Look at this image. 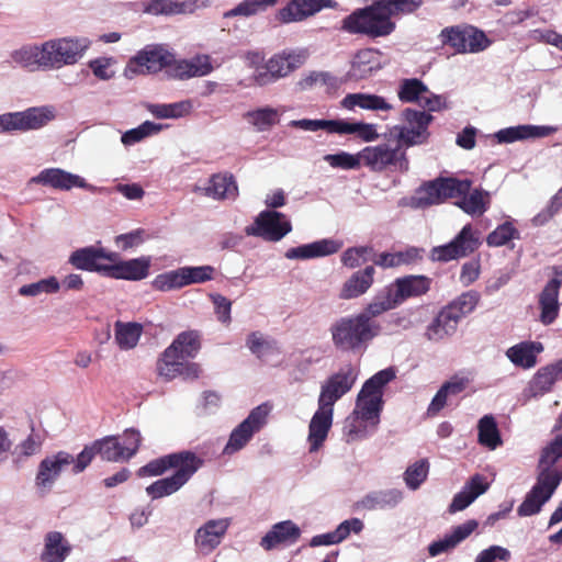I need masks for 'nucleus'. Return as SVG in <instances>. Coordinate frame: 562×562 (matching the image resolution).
<instances>
[{
    "label": "nucleus",
    "instance_id": "09e8293b",
    "mask_svg": "<svg viewBox=\"0 0 562 562\" xmlns=\"http://www.w3.org/2000/svg\"><path fill=\"white\" fill-rule=\"evenodd\" d=\"M291 74L286 66V58L283 53L272 56L266 64V71H258L255 75V81L259 86H265L283 78Z\"/></svg>",
    "mask_w": 562,
    "mask_h": 562
},
{
    "label": "nucleus",
    "instance_id": "0eeeda50",
    "mask_svg": "<svg viewBox=\"0 0 562 562\" xmlns=\"http://www.w3.org/2000/svg\"><path fill=\"white\" fill-rule=\"evenodd\" d=\"M292 231L288 216L274 210L261 211L254 223L245 228L247 236L260 237L266 241H280Z\"/></svg>",
    "mask_w": 562,
    "mask_h": 562
},
{
    "label": "nucleus",
    "instance_id": "ddd939ff",
    "mask_svg": "<svg viewBox=\"0 0 562 562\" xmlns=\"http://www.w3.org/2000/svg\"><path fill=\"white\" fill-rule=\"evenodd\" d=\"M560 483L561 476L559 474L551 475L539 472L536 484L517 508L518 516L528 517L538 514L542 506L551 498Z\"/></svg>",
    "mask_w": 562,
    "mask_h": 562
},
{
    "label": "nucleus",
    "instance_id": "13d9d810",
    "mask_svg": "<svg viewBox=\"0 0 562 562\" xmlns=\"http://www.w3.org/2000/svg\"><path fill=\"white\" fill-rule=\"evenodd\" d=\"M459 255L463 258L474 252L479 246L480 234L474 231L471 224H467L462 227L459 234L451 240Z\"/></svg>",
    "mask_w": 562,
    "mask_h": 562
},
{
    "label": "nucleus",
    "instance_id": "5701e85b",
    "mask_svg": "<svg viewBox=\"0 0 562 562\" xmlns=\"http://www.w3.org/2000/svg\"><path fill=\"white\" fill-rule=\"evenodd\" d=\"M167 68L171 78L180 80L207 76L213 70L211 58L207 55H198L191 59L180 60L173 58Z\"/></svg>",
    "mask_w": 562,
    "mask_h": 562
},
{
    "label": "nucleus",
    "instance_id": "4468645a",
    "mask_svg": "<svg viewBox=\"0 0 562 562\" xmlns=\"http://www.w3.org/2000/svg\"><path fill=\"white\" fill-rule=\"evenodd\" d=\"M74 461V456L67 451H58L46 456L37 467L35 486L42 494H47L59 479L65 468Z\"/></svg>",
    "mask_w": 562,
    "mask_h": 562
},
{
    "label": "nucleus",
    "instance_id": "dca6fc26",
    "mask_svg": "<svg viewBox=\"0 0 562 562\" xmlns=\"http://www.w3.org/2000/svg\"><path fill=\"white\" fill-rule=\"evenodd\" d=\"M199 463H203L201 458L191 451L184 450L151 460L146 465L138 469L137 475L140 477L158 476L167 472L169 469L178 471V469L186 467V464L190 467V464Z\"/></svg>",
    "mask_w": 562,
    "mask_h": 562
},
{
    "label": "nucleus",
    "instance_id": "a19ab883",
    "mask_svg": "<svg viewBox=\"0 0 562 562\" xmlns=\"http://www.w3.org/2000/svg\"><path fill=\"white\" fill-rule=\"evenodd\" d=\"M158 371L159 374L167 380H172L177 376H182L186 380H194L199 378L201 368L198 363L187 360L173 359L172 361L171 359H160L158 361Z\"/></svg>",
    "mask_w": 562,
    "mask_h": 562
},
{
    "label": "nucleus",
    "instance_id": "37998d69",
    "mask_svg": "<svg viewBox=\"0 0 562 562\" xmlns=\"http://www.w3.org/2000/svg\"><path fill=\"white\" fill-rule=\"evenodd\" d=\"M281 112L272 106H261L244 113V120L254 127L256 132H267L280 121Z\"/></svg>",
    "mask_w": 562,
    "mask_h": 562
},
{
    "label": "nucleus",
    "instance_id": "8fccbe9b",
    "mask_svg": "<svg viewBox=\"0 0 562 562\" xmlns=\"http://www.w3.org/2000/svg\"><path fill=\"white\" fill-rule=\"evenodd\" d=\"M428 87L418 78H404L398 81L396 95L403 103L420 104Z\"/></svg>",
    "mask_w": 562,
    "mask_h": 562
},
{
    "label": "nucleus",
    "instance_id": "473e14b6",
    "mask_svg": "<svg viewBox=\"0 0 562 562\" xmlns=\"http://www.w3.org/2000/svg\"><path fill=\"white\" fill-rule=\"evenodd\" d=\"M431 280L425 276H406L397 278L390 286L400 305L407 299L426 294L430 290Z\"/></svg>",
    "mask_w": 562,
    "mask_h": 562
},
{
    "label": "nucleus",
    "instance_id": "a878e982",
    "mask_svg": "<svg viewBox=\"0 0 562 562\" xmlns=\"http://www.w3.org/2000/svg\"><path fill=\"white\" fill-rule=\"evenodd\" d=\"M490 487L487 479L482 474L472 475L469 481L465 482L460 492H458L449 507L448 512L454 514L464 510L469 507L479 496L483 495Z\"/></svg>",
    "mask_w": 562,
    "mask_h": 562
},
{
    "label": "nucleus",
    "instance_id": "58836bf2",
    "mask_svg": "<svg viewBox=\"0 0 562 562\" xmlns=\"http://www.w3.org/2000/svg\"><path fill=\"white\" fill-rule=\"evenodd\" d=\"M374 273L375 269L373 266H368L363 270L353 273L344 283L339 294L340 299L350 300L364 294L373 283Z\"/></svg>",
    "mask_w": 562,
    "mask_h": 562
},
{
    "label": "nucleus",
    "instance_id": "423d86ee",
    "mask_svg": "<svg viewBox=\"0 0 562 562\" xmlns=\"http://www.w3.org/2000/svg\"><path fill=\"white\" fill-rule=\"evenodd\" d=\"M360 158L361 165L374 172H382L389 167H395L401 171H407L409 168L406 151L395 142L385 140L375 146H367L360 150Z\"/></svg>",
    "mask_w": 562,
    "mask_h": 562
},
{
    "label": "nucleus",
    "instance_id": "774afa93",
    "mask_svg": "<svg viewBox=\"0 0 562 562\" xmlns=\"http://www.w3.org/2000/svg\"><path fill=\"white\" fill-rule=\"evenodd\" d=\"M374 250L369 246L350 247L341 255V262L348 268H357L362 263L372 261Z\"/></svg>",
    "mask_w": 562,
    "mask_h": 562
},
{
    "label": "nucleus",
    "instance_id": "a211bd4d",
    "mask_svg": "<svg viewBox=\"0 0 562 562\" xmlns=\"http://www.w3.org/2000/svg\"><path fill=\"white\" fill-rule=\"evenodd\" d=\"M203 465L186 464V467L178 469L168 477L159 479L146 487V493L151 499H158L170 496L178 492L187 482L194 475V473Z\"/></svg>",
    "mask_w": 562,
    "mask_h": 562
},
{
    "label": "nucleus",
    "instance_id": "4c0bfd02",
    "mask_svg": "<svg viewBox=\"0 0 562 562\" xmlns=\"http://www.w3.org/2000/svg\"><path fill=\"white\" fill-rule=\"evenodd\" d=\"M459 322L458 316L445 306L427 326L425 335L431 341L442 340L456 333Z\"/></svg>",
    "mask_w": 562,
    "mask_h": 562
},
{
    "label": "nucleus",
    "instance_id": "bf43d9fd",
    "mask_svg": "<svg viewBox=\"0 0 562 562\" xmlns=\"http://www.w3.org/2000/svg\"><path fill=\"white\" fill-rule=\"evenodd\" d=\"M60 286L58 279L52 276L20 286L18 293L24 297H38L43 294H55L59 292Z\"/></svg>",
    "mask_w": 562,
    "mask_h": 562
},
{
    "label": "nucleus",
    "instance_id": "69168bd1",
    "mask_svg": "<svg viewBox=\"0 0 562 562\" xmlns=\"http://www.w3.org/2000/svg\"><path fill=\"white\" fill-rule=\"evenodd\" d=\"M479 301L480 294L476 291L470 290L460 294L447 307L461 321L475 310Z\"/></svg>",
    "mask_w": 562,
    "mask_h": 562
},
{
    "label": "nucleus",
    "instance_id": "2f4dec72",
    "mask_svg": "<svg viewBox=\"0 0 562 562\" xmlns=\"http://www.w3.org/2000/svg\"><path fill=\"white\" fill-rule=\"evenodd\" d=\"M56 116L54 106L44 105L14 112L16 131L26 132L47 125Z\"/></svg>",
    "mask_w": 562,
    "mask_h": 562
},
{
    "label": "nucleus",
    "instance_id": "a18cd8bd",
    "mask_svg": "<svg viewBox=\"0 0 562 562\" xmlns=\"http://www.w3.org/2000/svg\"><path fill=\"white\" fill-rule=\"evenodd\" d=\"M206 195L213 199H235L238 194V188L234 177L228 173L213 175L205 189Z\"/></svg>",
    "mask_w": 562,
    "mask_h": 562
},
{
    "label": "nucleus",
    "instance_id": "052dcab7",
    "mask_svg": "<svg viewBox=\"0 0 562 562\" xmlns=\"http://www.w3.org/2000/svg\"><path fill=\"white\" fill-rule=\"evenodd\" d=\"M95 451L102 460L109 462L125 461L121 447V440L117 437L109 436L93 442Z\"/></svg>",
    "mask_w": 562,
    "mask_h": 562
},
{
    "label": "nucleus",
    "instance_id": "ea45409f",
    "mask_svg": "<svg viewBox=\"0 0 562 562\" xmlns=\"http://www.w3.org/2000/svg\"><path fill=\"white\" fill-rule=\"evenodd\" d=\"M341 106L353 110L356 106L376 112L393 110V105L383 97L371 93H349L341 100Z\"/></svg>",
    "mask_w": 562,
    "mask_h": 562
},
{
    "label": "nucleus",
    "instance_id": "9d476101",
    "mask_svg": "<svg viewBox=\"0 0 562 562\" xmlns=\"http://www.w3.org/2000/svg\"><path fill=\"white\" fill-rule=\"evenodd\" d=\"M269 412L270 406L267 403L252 408L247 418L233 429L223 453L233 454L241 450L252 436L265 426Z\"/></svg>",
    "mask_w": 562,
    "mask_h": 562
},
{
    "label": "nucleus",
    "instance_id": "412c9836",
    "mask_svg": "<svg viewBox=\"0 0 562 562\" xmlns=\"http://www.w3.org/2000/svg\"><path fill=\"white\" fill-rule=\"evenodd\" d=\"M477 527L479 522L475 519H469L461 525L452 527L442 538L432 541L428 546V554L435 558L442 553L450 552L469 538Z\"/></svg>",
    "mask_w": 562,
    "mask_h": 562
},
{
    "label": "nucleus",
    "instance_id": "393cba45",
    "mask_svg": "<svg viewBox=\"0 0 562 562\" xmlns=\"http://www.w3.org/2000/svg\"><path fill=\"white\" fill-rule=\"evenodd\" d=\"M150 259L148 257H139L128 260H119L109 265L106 277L113 279H123L138 281L147 278L149 274Z\"/></svg>",
    "mask_w": 562,
    "mask_h": 562
},
{
    "label": "nucleus",
    "instance_id": "9b49d317",
    "mask_svg": "<svg viewBox=\"0 0 562 562\" xmlns=\"http://www.w3.org/2000/svg\"><path fill=\"white\" fill-rule=\"evenodd\" d=\"M441 41L450 45L457 53H479L486 49L491 41L485 33L474 26L446 27L440 33Z\"/></svg>",
    "mask_w": 562,
    "mask_h": 562
},
{
    "label": "nucleus",
    "instance_id": "6e6552de",
    "mask_svg": "<svg viewBox=\"0 0 562 562\" xmlns=\"http://www.w3.org/2000/svg\"><path fill=\"white\" fill-rule=\"evenodd\" d=\"M357 379L358 370L355 366L351 363L342 366L322 382L317 405L334 408L335 403L353 387Z\"/></svg>",
    "mask_w": 562,
    "mask_h": 562
},
{
    "label": "nucleus",
    "instance_id": "5fc2aeb1",
    "mask_svg": "<svg viewBox=\"0 0 562 562\" xmlns=\"http://www.w3.org/2000/svg\"><path fill=\"white\" fill-rule=\"evenodd\" d=\"M435 182L438 189L440 203L447 199L460 198L462 194L468 193L472 184L471 180H460L452 177H439L435 179Z\"/></svg>",
    "mask_w": 562,
    "mask_h": 562
},
{
    "label": "nucleus",
    "instance_id": "e433bc0d",
    "mask_svg": "<svg viewBox=\"0 0 562 562\" xmlns=\"http://www.w3.org/2000/svg\"><path fill=\"white\" fill-rule=\"evenodd\" d=\"M543 351L539 341H522L506 350L509 361L519 368L531 369L537 364V356Z\"/></svg>",
    "mask_w": 562,
    "mask_h": 562
},
{
    "label": "nucleus",
    "instance_id": "3c124183",
    "mask_svg": "<svg viewBox=\"0 0 562 562\" xmlns=\"http://www.w3.org/2000/svg\"><path fill=\"white\" fill-rule=\"evenodd\" d=\"M336 134L355 135L363 142H373L379 138L375 124L364 122H348L345 120H337Z\"/></svg>",
    "mask_w": 562,
    "mask_h": 562
},
{
    "label": "nucleus",
    "instance_id": "f03ea898",
    "mask_svg": "<svg viewBox=\"0 0 562 562\" xmlns=\"http://www.w3.org/2000/svg\"><path fill=\"white\" fill-rule=\"evenodd\" d=\"M420 5L422 0H376L346 16L341 30L373 38L387 36L395 29V23L391 20L393 15L412 13Z\"/></svg>",
    "mask_w": 562,
    "mask_h": 562
},
{
    "label": "nucleus",
    "instance_id": "0e129e2a",
    "mask_svg": "<svg viewBox=\"0 0 562 562\" xmlns=\"http://www.w3.org/2000/svg\"><path fill=\"white\" fill-rule=\"evenodd\" d=\"M162 130L161 124L151 121H145L135 128L128 130L122 134L121 142L124 146H133L146 137L155 135Z\"/></svg>",
    "mask_w": 562,
    "mask_h": 562
},
{
    "label": "nucleus",
    "instance_id": "f3484780",
    "mask_svg": "<svg viewBox=\"0 0 562 562\" xmlns=\"http://www.w3.org/2000/svg\"><path fill=\"white\" fill-rule=\"evenodd\" d=\"M231 525L229 518L210 519L196 529L194 546L198 553L206 555L222 542Z\"/></svg>",
    "mask_w": 562,
    "mask_h": 562
},
{
    "label": "nucleus",
    "instance_id": "4d7b16f0",
    "mask_svg": "<svg viewBox=\"0 0 562 562\" xmlns=\"http://www.w3.org/2000/svg\"><path fill=\"white\" fill-rule=\"evenodd\" d=\"M479 443L494 450L502 445V438L495 418L492 415H485L479 420L477 425Z\"/></svg>",
    "mask_w": 562,
    "mask_h": 562
},
{
    "label": "nucleus",
    "instance_id": "de8ad7c7",
    "mask_svg": "<svg viewBox=\"0 0 562 562\" xmlns=\"http://www.w3.org/2000/svg\"><path fill=\"white\" fill-rule=\"evenodd\" d=\"M460 198L456 205L471 216L483 215L490 206V194L482 189H474Z\"/></svg>",
    "mask_w": 562,
    "mask_h": 562
},
{
    "label": "nucleus",
    "instance_id": "c9c22d12",
    "mask_svg": "<svg viewBox=\"0 0 562 562\" xmlns=\"http://www.w3.org/2000/svg\"><path fill=\"white\" fill-rule=\"evenodd\" d=\"M404 498L400 488L379 490L368 493L358 506L366 510H376L396 507Z\"/></svg>",
    "mask_w": 562,
    "mask_h": 562
},
{
    "label": "nucleus",
    "instance_id": "1a4fd4ad",
    "mask_svg": "<svg viewBox=\"0 0 562 562\" xmlns=\"http://www.w3.org/2000/svg\"><path fill=\"white\" fill-rule=\"evenodd\" d=\"M172 60L173 54L164 45H147L130 59L125 75L133 78L138 74H155L169 66Z\"/></svg>",
    "mask_w": 562,
    "mask_h": 562
},
{
    "label": "nucleus",
    "instance_id": "f704fd0d",
    "mask_svg": "<svg viewBox=\"0 0 562 562\" xmlns=\"http://www.w3.org/2000/svg\"><path fill=\"white\" fill-rule=\"evenodd\" d=\"M378 425L376 422L366 419L360 414L352 411L344 422L342 436L348 443L363 440L374 434Z\"/></svg>",
    "mask_w": 562,
    "mask_h": 562
},
{
    "label": "nucleus",
    "instance_id": "6ab92c4d",
    "mask_svg": "<svg viewBox=\"0 0 562 562\" xmlns=\"http://www.w3.org/2000/svg\"><path fill=\"white\" fill-rule=\"evenodd\" d=\"M553 271L554 278L547 282L539 295L540 322L543 325L552 324L560 311L559 292L562 285V268L554 267Z\"/></svg>",
    "mask_w": 562,
    "mask_h": 562
},
{
    "label": "nucleus",
    "instance_id": "39448f33",
    "mask_svg": "<svg viewBox=\"0 0 562 562\" xmlns=\"http://www.w3.org/2000/svg\"><path fill=\"white\" fill-rule=\"evenodd\" d=\"M395 378L396 371L392 367L373 374L362 385L353 411L366 419H371L379 424L380 414L383 408V389Z\"/></svg>",
    "mask_w": 562,
    "mask_h": 562
},
{
    "label": "nucleus",
    "instance_id": "bb28decb",
    "mask_svg": "<svg viewBox=\"0 0 562 562\" xmlns=\"http://www.w3.org/2000/svg\"><path fill=\"white\" fill-rule=\"evenodd\" d=\"M342 244L331 238L319 239L310 244L289 248L284 257L290 260H310L337 252Z\"/></svg>",
    "mask_w": 562,
    "mask_h": 562
},
{
    "label": "nucleus",
    "instance_id": "338daca9",
    "mask_svg": "<svg viewBox=\"0 0 562 562\" xmlns=\"http://www.w3.org/2000/svg\"><path fill=\"white\" fill-rule=\"evenodd\" d=\"M519 238V232L514 227L512 222H505L498 225L486 237V244L490 247H502L513 239Z\"/></svg>",
    "mask_w": 562,
    "mask_h": 562
},
{
    "label": "nucleus",
    "instance_id": "2eb2a0df",
    "mask_svg": "<svg viewBox=\"0 0 562 562\" xmlns=\"http://www.w3.org/2000/svg\"><path fill=\"white\" fill-rule=\"evenodd\" d=\"M335 0H291L277 13V20L282 24L301 22L315 15L325 8L336 9Z\"/></svg>",
    "mask_w": 562,
    "mask_h": 562
},
{
    "label": "nucleus",
    "instance_id": "f257e3e1",
    "mask_svg": "<svg viewBox=\"0 0 562 562\" xmlns=\"http://www.w3.org/2000/svg\"><path fill=\"white\" fill-rule=\"evenodd\" d=\"M87 37H59L41 44H25L10 53L12 63L29 71L58 70L77 64L89 48Z\"/></svg>",
    "mask_w": 562,
    "mask_h": 562
},
{
    "label": "nucleus",
    "instance_id": "7ed1b4c3",
    "mask_svg": "<svg viewBox=\"0 0 562 562\" xmlns=\"http://www.w3.org/2000/svg\"><path fill=\"white\" fill-rule=\"evenodd\" d=\"M381 330L382 327L376 321H369L360 313L341 316L329 327L333 345L342 352L364 351Z\"/></svg>",
    "mask_w": 562,
    "mask_h": 562
},
{
    "label": "nucleus",
    "instance_id": "f8f14e48",
    "mask_svg": "<svg viewBox=\"0 0 562 562\" xmlns=\"http://www.w3.org/2000/svg\"><path fill=\"white\" fill-rule=\"evenodd\" d=\"M30 183L50 187L56 190L69 191L72 188L86 189L92 193H106L108 188L88 183L82 177L61 168H46L30 179Z\"/></svg>",
    "mask_w": 562,
    "mask_h": 562
},
{
    "label": "nucleus",
    "instance_id": "aec40b11",
    "mask_svg": "<svg viewBox=\"0 0 562 562\" xmlns=\"http://www.w3.org/2000/svg\"><path fill=\"white\" fill-rule=\"evenodd\" d=\"M117 258L116 252L106 251L102 247L89 246L74 251L69 257V262L77 269L97 271L105 276L109 265H102L100 260L105 259L114 262Z\"/></svg>",
    "mask_w": 562,
    "mask_h": 562
},
{
    "label": "nucleus",
    "instance_id": "7c9ffc66",
    "mask_svg": "<svg viewBox=\"0 0 562 562\" xmlns=\"http://www.w3.org/2000/svg\"><path fill=\"white\" fill-rule=\"evenodd\" d=\"M382 68V56L379 50L364 48L359 50L352 61L348 77L353 80L367 79Z\"/></svg>",
    "mask_w": 562,
    "mask_h": 562
},
{
    "label": "nucleus",
    "instance_id": "4be33fe9",
    "mask_svg": "<svg viewBox=\"0 0 562 562\" xmlns=\"http://www.w3.org/2000/svg\"><path fill=\"white\" fill-rule=\"evenodd\" d=\"M333 419L334 408L317 405L308 425L307 442L310 452H316L324 445L333 426Z\"/></svg>",
    "mask_w": 562,
    "mask_h": 562
},
{
    "label": "nucleus",
    "instance_id": "c756f323",
    "mask_svg": "<svg viewBox=\"0 0 562 562\" xmlns=\"http://www.w3.org/2000/svg\"><path fill=\"white\" fill-rule=\"evenodd\" d=\"M72 552V546L60 531H48L43 539L41 562H65Z\"/></svg>",
    "mask_w": 562,
    "mask_h": 562
},
{
    "label": "nucleus",
    "instance_id": "c03bdc74",
    "mask_svg": "<svg viewBox=\"0 0 562 562\" xmlns=\"http://www.w3.org/2000/svg\"><path fill=\"white\" fill-rule=\"evenodd\" d=\"M558 380L559 376L551 363L541 367L529 381L526 393L529 397H540L549 393Z\"/></svg>",
    "mask_w": 562,
    "mask_h": 562
},
{
    "label": "nucleus",
    "instance_id": "6e6d98bb",
    "mask_svg": "<svg viewBox=\"0 0 562 562\" xmlns=\"http://www.w3.org/2000/svg\"><path fill=\"white\" fill-rule=\"evenodd\" d=\"M279 0H243L234 8L223 13L224 19L232 18H251L260 12L266 11L270 7H274Z\"/></svg>",
    "mask_w": 562,
    "mask_h": 562
},
{
    "label": "nucleus",
    "instance_id": "72a5a7b5",
    "mask_svg": "<svg viewBox=\"0 0 562 562\" xmlns=\"http://www.w3.org/2000/svg\"><path fill=\"white\" fill-rule=\"evenodd\" d=\"M364 528V524L359 518H350L340 522L335 530L316 535L310 540V547L316 548L321 546L338 544L346 540L351 532L360 533Z\"/></svg>",
    "mask_w": 562,
    "mask_h": 562
},
{
    "label": "nucleus",
    "instance_id": "cd10ccee",
    "mask_svg": "<svg viewBox=\"0 0 562 562\" xmlns=\"http://www.w3.org/2000/svg\"><path fill=\"white\" fill-rule=\"evenodd\" d=\"M201 348L200 336L195 330L180 333L164 351L160 359L187 360L194 358Z\"/></svg>",
    "mask_w": 562,
    "mask_h": 562
},
{
    "label": "nucleus",
    "instance_id": "864d4df0",
    "mask_svg": "<svg viewBox=\"0 0 562 562\" xmlns=\"http://www.w3.org/2000/svg\"><path fill=\"white\" fill-rule=\"evenodd\" d=\"M143 333V326L138 323H123L117 321L114 325L115 341L122 350L136 347Z\"/></svg>",
    "mask_w": 562,
    "mask_h": 562
},
{
    "label": "nucleus",
    "instance_id": "20e7f679",
    "mask_svg": "<svg viewBox=\"0 0 562 562\" xmlns=\"http://www.w3.org/2000/svg\"><path fill=\"white\" fill-rule=\"evenodd\" d=\"M402 121L401 124L387 127L383 135L385 140L395 142L405 151L409 147L428 143L429 126L434 121L430 113L406 108L402 111Z\"/></svg>",
    "mask_w": 562,
    "mask_h": 562
},
{
    "label": "nucleus",
    "instance_id": "e2e57ef3",
    "mask_svg": "<svg viewBox=\"0 0 562 562\" xmlns=\"http://www.w3.org/2000/svg\"><path fill=\"white\" fill-rule=\"evenodd\" d=\"M147 109L157 119H179L191 111V103L180 101L169 104H149Z\"/></svg>",
    "mask_w": 562,
    "mask_h": 562
},
{
    "label": "nucleus",
    "instance_id": "79ce46f5",
    "mask_svg": "<svg viewBox=\"0 0 562 562\" xmlns=\"http://www.w3.org/2000/svg\"><path fill=\"white\" fill-rule=\"evenodd\" d=\"M562 458V434L558 435L542 451L538 463V470L542 474H559L562 480V465L557 464Z\"/></svg>",
    "mask_w": 562,
    "mask_h": 562
},
{
    "label": "nucleus",
    "instance_id": "49530a36",
    "mask_svg": "<svg viewBox=\"0 0 562 562\" xmlns=\"http://www.w3.org/2000/svg\"><path fill=\"white\" fill-rule=\"evenodd\" d=\"M398 305L400 303L393 293V288L389 285L380 291L360 314L366 315L369 321H375V317Z\"/></svg>",
    "mask_w": 562,
    "mask_h": 562
},
{
    "label": "nucleus",
    "instance_id": "603ef678",
    "mask_svg": "<svg viewBox=\"0 0 562 562\" xmlns=\"http://www.w3.org/2000/svg\"><path fill=\"white\" fill-rule=\"evenodd\" d=\"M440 204L438 189L435 180L420 186L412 196L405 200L404 205L412 209H426L431 205Z\"/></svg>",
    "mask_w": 562,
    "mask_h": 562
},
{
    "label": "nucleus",
    "instance_id": "b1692460",
    "mask_svg": "<svg viewBox=\"0 0 562 562\" xmlns=\"http://www.w3.org/2000/svg\"><path fill=\"white\" fill-rule=\"evenodd\" d=\"M558 127L550 125L521 124L502 128L494 134L499 144H510L518 140L543 138L554 134Z\"/></svg>",
    "mask_w": 562,
    "mask_h": 562
},
{
    "label": "nucleus",
    "instance_id": "c85d7f7f",
    "mask_svg": "<svg viewBox=\"0 0 562 562\" xmlns=\"http://www.w3.org/2000/svg\"><path fill=\"white\" fill-rule=\"evenodd\" d=\"M301 536L300 527L292 520H283L274 524L262 537L260 546L265 550H272L279 546H289L297 541Z\"/></svg>",
    "mask_w": 562,
    "mask_h": 562
},
{
    "label": "nucleus",
    "instance_id": "680f3d73",
    "mask_svg": "<svg viewBox=\"0 0 562 562\" xmlns=\"http://www.w3.org/2000/svg\"><path fill=\"white\" fill-rule=\"evenodd\" d=\"M429 473V462L427 459H420L409 464L403 473V480L411 491L418 490L427 480Z\"/></svg>",
    "mask_w": 562,
    "mask_h": 562
}]
</instances>
